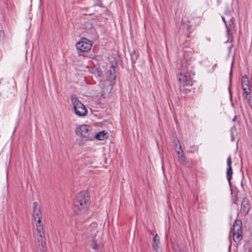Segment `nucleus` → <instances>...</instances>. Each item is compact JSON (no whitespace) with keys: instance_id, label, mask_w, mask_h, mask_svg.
<instances>
[{"instance_id":"nucleus-4","label":"nucleus","mask_w":252,"mask_h":252,"mask_svg":"<svg viewBox=\"0 0 252 252\" xmlns=\"http://www.w3.org/2000/svg\"><path fill=\"white\" fill-rule=\"evenodd\" d=\"M36 226L37 233L38 246L41 251L44 252L46 249V243L43 226L39 224H36Z\"/></svg>"},{"instance_id":"nucleus-24","label":"nucleus","mask_w":252,"mask_h":252,"mask_svg":"<svg viewBox=\"0 0 252 252\" xmlns=\"http://www.w3.org/2000/svg\"><path fill=\"white\" fill-rule=\"evenodd\" d=\"M234 202V203H237L236 200Z\"/></svg>"},{"instance_id":"nucleus-15","label":"nucleus","mask_w":252,"mask_h":252,"mask_svg":"<svg viewBox=\"0 0 252 252\" xmlns=\"http://www.w3.org/2000/svg\"><path fill=\"white\" fill-rule=\"evenodd\" d=\"M179 149L181 151V156H179L178 157L179 161L181 164L185 165H186L187 162L186 156L184 154L183 151L182 149L181 145H180Z\"/></svg>"},{"instance_id":"nucleus-11","label":"nucleus","mask_w":252,"mask_h":252,"mask_svg":"<svg viewBox=\"0 0 252 252\" xmlns=\"http://www.w3.org/2000/svg\"><path fill=\"white\" fill-rule=\"evenodd\" d=\"M222 20L225 23V26L226 27L227 30L228 32L231 31L234 27V20L233 18H230L228 19V22H227L224 17H222Z\"/></svg>"},{"instance_id":"nucleus-20","label":"nucleus","mask_w":252,"mask_h":252,"mask_svg":"<svg viewBox=\"0 0 252 252\" xmlns=\"http://www.w3.org/2000/svg\"><path fill=\"white\" fill-rule=\"evenodd\" d=\"M92 247L93 249L94 250H99L101 248V246L99 244H98L95 240H93V244L92 245Z\"/></svg>"},{"instance_id":"nucleus-18","label":"nucleus","mask_w":252,"mask_h":252,"mask_svg":"<svg viewBox=\"0 0 252 252\" xmlns=\"http://www.w3.org/2000/svg\"><path fill=\"white\" fill-rule=\"evenodd\" d=\"M242 233H232L233 239L235 242H239L242 238Z\"/></svg>"},{"instance_id":"nucleus-12","label":"nucleus","mask_w":252,"mask_h":252,"mask_svg":"<svg viewBox=\"0 0 252 252\" xmlns=\"http://www.w3.org/2000/svg\"><path fill=\"white\" fill-rule=\"evenodd\" d=\"M177 78L179 81L181 83H183V85H187L189 83V80L188 79L187 75L180 73L177 75Z\"/></svg>"},{"instance_id":"nucleus-21","label":"nucleus","mask_w":252,"mask_h":252,"mask_svg":"<svg viewBox=\"0 0 252 252\" xmlns=\"http://www.w3.org/2000/svg\"><path fill=\"white\" fill-rule=\"evenodd\" d=\"M96 78L100 77L102 75V72L98 69L94 70L93 72Z\"/></svg>"},{"instance_id":"nucleus-6","label":"nucleus","mask_w":252,"mask_h":252,"mask_svg":"<svg viewBox=\"0 0 252 252\" xmlns=\"http://www.w3.org/2000/svg\"><path fill=\"white\" fill-rule=\"evenodd\" d=\"M32 210L33 219L34 220L37 221L36 224H41L40 219L41 218V213L40 212V208L38 203L35 202L33 203Z\"/></svg>"},{"instance_id":"nucleus-2","label":"nucleus","mask_w":252,"mask_h":252,"mask_svg":"<svg viewBox=\"0 0 252 252\" xmlns=\"http://www.w3.org/2000/svg\"><path fill=\"white\" fill-rule=\"evenodd\" d=\"M71 100L73 105L74 112L79 117H84L87 114V110L86 107L78 99L75 94L70 96Z\"/></svg>"},{"instance_id":"nucleus-7","label":"nucleus","mask_w":252,"mask_h":252,"mask_svg":"<svg viewBox=\"0 0 252 252\" xmlns=\"http://www.w3.org/2000/svg\"><path fill=\"white\" fill-rule=\"evenodd\" d=\"M242 88L244 94H250L251 93V85L246 75L243 76L242 79Z\"/></svg>"},{"instance_id":"nucleus-22","label":"nucleus","mask_w":252,"mask_h":252,"mask_svg":"<svg viewBox=\"0 0 252 252\" xmlns=\"http://www.w3.org/2000/svg\"><path fill=\"white\" fill-rule=\"evenodd\" d=\"M91 226L93 228H95L96 227V224L95 223H93L91 224Z\"/></svg>"},{"instance_id":"nucleus-3","label":"nucleus","mask_w":252,"mask_h":252,"mask_svg":"<svg viewBox=\"0 0 252 252\" xmlns=\"http://www.w3.org/2000/svg\"><path fill=\"white\" fill-rule=\"evenodd\" d=\"M75 133L80 136L86 138L87 140H92L94 138V134L88 125H83L78 126L75 129Z\"/></svg>"},{"instance_id":"nucleus-19","label":"nucleus","mask_w":252,"mask_h":252,"mask_svg":"<svg viewBox=\"0 0 252 252\" xmlns=\"http://www.w3.org/2000/svg\"><path fill=\"white\" fill-rule=\"evenodd\" d=\"M243 96L247 100V102L248 103L250 106L252 108V97L250 95V94H243Z\"/></svg>"},{"instance_id":"nucleus-17","label":"nucleus","mask_w":252,"mask_h":252,"mask_svg":"<svg viewBox=\"0 0 252 252\" xmlns=\"http://www.w3.org/2000/svg\"><path fill=\"white\" fill-rule=\"evenodd\" d=\"M174 252H187L186 247H183L182 248L177 244L174 245Z\"/></svg>"},{"instance_id":"nucleus-14","label":"nucleus","mask_w":252,"mask_h":252,"mask_svg":"<svg viewBox=\"0 0 252 252\" xmlns=\"http://www.w3.org/2000/svg\"><path fill=\"white\" fill-rule=\"evenodd\" d=\"M107 133L104 130L100 131L96 134H94V137L99 140H102L106 138L107 137Z\"/></svg>"},{"instance_id":"nucleus-5","label":"nucleus","mask_w":252,"mask_h":252,"mask_svg":"<svg viewBox=\"0 0 252 252\" xmlns=\"http://www.w3.org/2000/svg\"><path fill=\"white\" fill-rule=\"evenodd\" d=\"M92 46L91 41L86 38H82L76 44L77 49L81 52H88L91 49Z\"/></svg>"},{"instance_id":"nucleus-23","label":"nucleus","mask_w":252,"mask_h":252,"mask_svg":"<svg viewBox=\"0 0 252 252\" xmlns=\"http://www.w3.org/2000/svg\"><path fill=\"white\" fill-rule=\"evenodd\" d=\"M177 155H178V157L179 156H181V152H179V151H177Z\"/></svg>"},{"instance_id":"nucleus-10","label":"nucleus","mask_w":252,"mask_h":252,"mask_svg":"<svg viewBox=\"0 0 252 252\" xmlns=\"http://www.w3.org/2000/svg\"><path fill=\"white\" fill-rule=\"evenodd\" d=\"M108 72L109 74L107 80L110 82L109 84L110 86H112L115 83L116 78V71L113 65L111 66V69H110Z\"/></svg>"},{"instance_id":"nucleus-13","label":"nucleus","mask_w":252,"mask_h":252,"mask_svg":"<svg viewBox=\"0 0 252 252\" xmlns=\"http://www.w3.org/2000/svg\"><path fill=\"white\" fill-rule=\"evenodd\" d=\"M242 222L240 220H236L233 225V232L242 233L241 231Z\"/></svg>"},{"instance_id":"nucleus-16","label":"nucleus","mask_w":252,"mask_h":252,"mask_svg":"<svg viewBox=\"0 0 252 252\" xmlns=\"http://www.w3.org/2000/svg\"><path fill=\"white\" fill-rule=\"evenodd\" d=\"M159 242V236L158 234H156L153 238V247L157 252H160L158 248Z\"/></svg>"},{"instance_id":"nucleus-9","label":"nucleus","mask_w":252,"mask_h":252,"mask_svg":"<svg viewBox=\"0 0 252 252\" xmlns=\"http://www.w3.org/2000/svg\"><path fill=\"white\" fill-rule=\"evenodd\" d=\"M231 164L232 161L231 157L229 156L227 160V168L226 171V177L229 185H230L231 179L233 173Z\"/></svg>"},{"instance_id":"nucleus-8","label":"nucleus","mask_w":252,"mask_h":252,"mask_svg":"<svg viewBox=\"0 0 252 252\" xmlns=\"http://www.w3.org/2000/svg\"><path fill=\"white\" fill-rule=\"evenodd\" d=\"M251 205L249 200L246 198H243L241 202L240 213L246 215L249 213Z\"/></svg>"},{"instance_id":"nucleus-1","label":"nucleus","mask_w":252,"mask_h":252,"mask_svg":"<svg viewBox=\"0 0 252 252\" xmlns=\"http://www.w3.org/2000/svg\"><path fill=\"white\" fill-rule=\"evenodd\" d=\"M89 196L85 192L79 193L73 203V209L76 214H80L85 212L88 208Z\"/></svg>"}]
</instances>
